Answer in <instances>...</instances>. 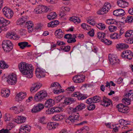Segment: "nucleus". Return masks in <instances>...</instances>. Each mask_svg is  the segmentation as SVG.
<instances>
[{
	"instance_id": "1",
	"label": "nucleus",
	"mask_w": 133,
	"mask_h": 133,
	"mask_svg": "<svg viewBox=\"0 0 133 133\" xmlns=\"http://www.w3.org/2000/svg\"><path fill=\"white\" fill-rule=\"evenodd\" d=\"M18 67L22 74L25 75L27 77L31 78L33 76V68L31 65L21 62L18 65Z\"/></svg>"
},
{
	"instance_id": "2",
	"label": "nucleus",
	"mask_w": 133,
	"mask_h": 133,
	"mask_svg": "<svg viewBox=\"0 0 133 133\" xmlns=\"http://www.w3.org/2000/svg\"><path fill=\"white\" fill-rule=\"evenodd\" d=\"M46 91L44 90L40 91L35 95L34 100L36 101H39L44 99L47 96Z\"/></svg>"
},
{
	"instance_id": "3",
	"label": "nucleus",
	"mask_w": 133,
	"mask_h": 133,
	"mask_svg": "<svg viewBox=\"0 0 133 133\" xmlns=\"http://www.w3.org/2000/svg\"><path fill=\"white\" fill-rule=\"evenodd\" d=\"M2 46L4 51L7 52L11 51L13 48L12 43L10 41L8 40H4L3 42Z\"/></svg>"
},
{
	"instance_id": "4",
	"label": "nucleus",
	"mask_w": 133,
	"mask_h": 133,
	"mask_svg": "<svg viewBox=\"0 0 133 133\" xmlns=\"http://www.w3.org/2000/svg\"><path fill=\"white\" fill-rule=\"evenodd\" d=\"M70 10V9L68 7H62L60 10V13L59 14V19L62 20H65V18L64 16L66 15L65 12H69Z\"/></svg>"
},
{
	"instance_id": "5",
	"label": "nucleus",
	"mask_w": 133,
	"mask_h": 133,
	"mask_svg": "<svg viewBox=\"0 0 133 133\" xmlns=\"http://www.w3.org/2000/svg\"><path fill=\"white\" fill-rule=\"evenodd\" d=\"M2 11L3 15L8 18H11L13 15V11L7 7H4Z\"/></svg>"
},
{
	"instance_id": "6",
	"label": "nucleus",
	"mask_w": 133,
	"mask_h": 133,
	"mask_svg": "<svg viewBox=\"0 0 133 133\" xmlns=\"http://www.w3.org/2000/svg\"><path fill=\"white\" fill-rule=\"evenodd\" d=\"M121 56L125 59L130 60L133 57V53L129 50L124 51L122 52Z\"/></svg>"
},
{
	"instance_id": "7",
	"label": "nucleus",
	"mask_w": 133,
	"mask_h": 133,
	"mask_svg": "<svg viewBox=\"0 0 133 133\" xmlns=\"http://www.w3.org/2000/svg\"><path fill=\"white\" fill-rule=\"evenodd\" d=\"M7 82L9 84L11 85L15 84L17 82V78L16 75L12 73L11 75H9Z\"/></svg>"
},
{
	"instance_id": "8",
	"label": "nucleus",
	"mask_w": 133,
	"mask_h": 133,
	"mask_svg": "<svg viewBox=\"0 0 133 133\" xmlns=\"http://www.w3.org/2000/svg\"><path fill=\"white\" fill-rule=\"evenodd\" d=\"M101 100V97L98 96H95L89 98L86 101V103L88 104L92 103H95L98 102Z\"/></svg>"
},
{
	"instance_id": "9",
	"label": "nucleus",
	"mask_w": 133,
	"mask_h": 133,
	"mask_svg": "<svg viewBox=\"0 0 133 133\" xmlns=\"http://www.w3.org/2000/svg\"><path fill=\"white\" fill-rule=\"evenodd\" d=\"M45 72V71L44 70L40 67L37 68L35 71L36 77L39 78L44 77L45 76L44 74Z\"/></svg>"
},
{
	"instance_id": "10",
	"label": "nucleus",
	"mask_w": 133,
	"mask_h": 133,
	"mask_svg": "<svg viewBox=\"0 0 133 133\" xmlns=\"http://www.w3.org/2000/svg\"><path fill=\"white\" fill-rule=\"evenodd\" d=\"M73 80L74 82L80 83L83 82L85 79V76L82 75H78L73 77Z\"/></svg>"
},
{
	"instance_id": "11",
	"label": "nucleus",
	"mask_w": 133,
	"mask_h": 133,
	"mask_svg": "<svg viewBox=\"0 0 133 133\" xmlns=\"http://www.w3.org/2000/svg\"><path fill=\"white\" fill-rule=\"evenodd\" d=\"M65 43L63 41H59V50H63L65 52H68L70 49V46H64Z\"/></svg>"
},
{
	"instance_id": "12",
	"label": "nucleus",
	"mask_w": 133,
	"mask_h": 133,
	"mask_svg": "<svg viewBox=\"0 0 133 133\" xmlns=\"http://www.w3.org/2000/svg\"><path fill=\"white\" fill-rule=\"evenodd\" d=\"M118 111L122 113H127L128 112L129 108L122 103H120L117 106Z\"/></svg>"
},
{
	"instance_id": "13",
	"label": "nucleus",
	"mask_w": 133,
	"mask_h": 133,
	"mask_svg": "<svg viewBox=\"0 0 133 133\" xmlns=\"http://www.w3.org/2000/svg\"><path fill=\"white\" fill-rule=\"evenodd\" d=\"M44 107V104L41 103L38 104L36 106H34L31 110L32 113H35L40 111Z\"/></svg>"
},
{
	"instance_id": "14",
	"label": "nucleus",
	"mask_w": 133,
	"mask_h": 133,
	"mask_svg": "<svg viewBox=\"0 0 133 133\" xmlns=\"http://www.w3.org/2000/svg\"><path fill=\"white\" fill-rule=\"evenodd\" d=\"M108 58L110 63L112 65L118 63V61L119 60L117 59L116 56L114 55L109 54Z\"/></svg>"
},
{
	"instance_id": "15",
	"label": "nucleus",
	"mask_w": 133,
	"mask_h": 133,
	"mask_svg": "<svg viewBox=\"0 0 133 133\" xmlns=\"http://www.w3.org/2000/svg\"><path fill=\"white\" fill-rule=\"evenodd\" d=\"M64 38L67 39V42L69 43L75 42L76 40L75 38L72 37V36L71 34H65L64 36Z\"/></svg>"
},
{
	"instance_id": "16",
	"label": "nucleus",
	"mask_w": 133,
	"mask_h": 133,
	"mask_svg": "<svg viewBox=\"0 0 133 133\" xmlns=\"http://www.w3.org/2000/svg\"><path fill=\"white\" fill-rule=\"evenodd\" d=\"M42 85L40 83H36L33 84L30 90L32 93L36 92L42 86Z\"/></svg>"
},
{
	"instance_id": "17",
	"label": "nucleus",
	"mask_w": 133,
	"mask_h": 133,
	"mask_svg": "<svg viewBox=\"0 0 133 133\" xmlns=\"http://www.w3.org/2000/svg\"><path fill=\"white\" fill-rule=\"evenodd\" d=\"M113 13L114 15L117 16H122L125 15V12L122 9H118L115 10Z\"/></svg>"
},
{
	"instance_id": "18",
	"label": "nucleus",
	"mask_w": 133,
	"mask_h": 133,
	"mask_svg": "<svg viewBox=\"0 0 133 133\" xmlns=\"http://www.w3.org/2000/svg\"><path fill=\"white\" fill-rule=\"evenodd\" d=\"M79 116L78 114L75 115L70 116L67 119L66 122H69V121H70L72 123L76 122L78 120Z\"/></svg>"
},
{
	"instance_id": "19",
	"label": "nucleus",
	"mask_w": 133,
	"mask_h": 133,
	"mask_svg": "<svg viewBox=\"0 0 133 133\" xmlns=\"http://www.w3.org/2000/svg\"><path fill=\"white\" fill-rule=\"evenodd\" d=\"M10 23V22L7 20L3 17L0 18V28L5 27L8 25Z\"/></svg>"
},
{
	"instance_id": "20",
	"label": "nucleus",
	"mask_w": 133,
	"mask_h": 133,
	"mask_svg": "<svg viewBox=\"0 0 133 133\" xmlns=\"http://www.w3.org/2000/svg\"><path fill=\"white\" fill-rule=\"evenodd\" d=\"M59 101L63 99H64L63 103L66 104H70V102L73 100L72 99L69 98H65L63 96H59Z\"/></svg>"
},
{
	"instance_id": "21",
	"label": "nucleus",
	"mask_w": 133,
	"mask_h": 133,
	"mask_svg": "<svg viewBox=\"0 0 133 133\" xmlns=\"http://www.w3.org/2000/svg\"><path fill=\"white\" fill-rule=\"evenodd\" d=\"M20 129L24 133H28L30 130L31 127L28 125H23L21 126Z\"/></svg>"
},
{
	"instance_id": "22",
	"label": "nucleus",
	"mask_w": 133,
	"mask_h": 133,
	"mask_svg": "<svg viewBox=\"0 0 133 133\" xmlns=\"http://www.w3.org/2000/svg\"><path fill=\"white\" fill-rule=\"evenodd\" d=\"M111 101L105 97L104 96L103 98V102H102L101 105L104 107H107L110 105L111 104Z\"/></svg>"
},
{
	"instance_id": "23",
	"label": "nucleus",
	"mask_w": 133,
	"mask_h": 133,
	"mask_svg": "<svg viewBox=\"0 0 133 133\" xmlns=\"http://www.w3.org/2000/svg\"><path fill=\"white\" fill-rule=\"evenodd\" d=\"M58 125V123L56 122H51L47 124V128L49 130L55 129Z\"/></svg>"
},
{
	"instance_id": "24",
	"label": "nucleus",
	"mask_w": 133,
	"mask_h": 133,
	"mask_svg": "<svg viewBox=\"0 0 133 133\" xmlns=\"http://www.w3.org/2000/svg\"><path fill=\"white\" fill-rule=\"evenodd\" d=\"M25 27H26L29 33H31L33 31V24L31 21H29L25 22Z\"/></svg>"
},
{
	"instance_id": "25",
	"label": "nucleus",
	"mask_w": 133,
	"mask_h": 133,
	"mask_svg": "<svg viewBox=\"0 0 133 133\" xmlns=\"http://www.w3.org/2000/svg\"><path fill=\"white\" fill-rule=\"evenodd\" d=\"M55 104L54 100L51 99H49L45 102L44 106L46 108H49L52 107Z\"/></svg>"
},
{
	"instance_id": "26",
	"label": "nucleus",
	"mask_w": 133,
	"mask_h": 133,
	"mask_svg": "<svg viewBox=\"0 0 133 133\" xmlns=\"http://www.w3.org/2000/svg\"><path fill=\"white\" fill-rule=\"evenodd\" d=\"M18 45L22 49H24L25 48H29L31 45L29 44L28 43L26 42H23L18 43Z\"/></svg>"
},
{
	"instance_id": "27",
	"label": "nucleus",
	"mask_w": 133,
	"mask_h": 133,
	"mask_svg": "<svg viewBox=\"0 0 133 133\" xmlns=\"http://www.w3.org/2000/svg\"><path fill=\"white\" fill-rule=\"evenodd\" d=\"M26 95L25 93L22 92H19L17 94L16 96V100L18 102H19V101L22 100L25 98Z\"/></svg>"
},
{
	"instance_id": "28",
	"label": "nucleus",
	"mask_w": 133,
	"mask_h": 133,
	"mask_svg": "<svg viewBox=\"0 0 133 133\" xmlns=\"http://www.w3.org/2000/svg\"><path fill=\"white\" fill-rule=\"evenodd\" d=\"M117 3L118 5L122 8H124L128 6L129 3L125 1H118Z\"/></svg>"
},
{
	"instance_id": "29",
	"label": "nucleus",
	"mask_w": 133,
	"mask_h": 133,
	"mask_svg": "<svg viewBox=\"0 0 133 133\" xmlns=\"http://www.w3.org/2000/svg\"><path fill=\"white\" fill-rule=\"evenodd\" d=\"M26 118L22 116H18L17 118L16 119V122L18 124L23 123L26 121Z\"/></svg>"
},
{
	"instance_id": "30",
	"label": "nucleus",
	"mask_w": 133,
	"mask_h": 133,
	"mask_svg": "<svg viewBox=\"0 0 133 133\" xmlns=\"http://www.w3.org/2000/svg\"><path fill=\"white\" fill-rule=\"evenodd\" d=\"M57 15L55 12H51L47 15V17L48 19L51 20L54 19L57 17Z\"/></svg>"
},
{
	"instance_id": "31",
	"label": "nucleus",
	"mask_w": 133,
	"mask_h": 133,
	"mask_svg": "<svg viewBox=\"0 0 133 133\" xmlns=\"http://www.w3.org/2000/svg\"><path fill=\"white\" fill-rule=\"evenodd\" d=\"M28 18V16H25L19 19L17 21V24L23 25V24L25 23Z\"/></svg>"
},
{
	"instance_id": "32",
	"label": "nucleus",
	"mask_w": 133,
	"mask_h": 133,
	"mask_svg": "<svg viewBox=\"0 0 133 133\" xmlns=\"http://www.w3.org/2000/svg\"><path fill=\"white\" fill-rule=\"evenodd\" d=\"M69 19L71 21L74 22L76 24H78L81 22L80 19L77 16H73L72 17H70Z\"/></svg>"
},
{
	"instance_id": "33",
	"label": "nucleus",
	"mask_w": 133,
	"mask_h": 133,
	"mask_svg": "<svg viewBox=\"0 0 133 133\" xmlns=\"http://www.w3.org/2000/svg\"><path fill=\"white\" fill-rule=\"evenodd\" d=\"M10 91L7 89H4L2 90L1 91L2 96L5 97H7L9 96Z\"/></svg>"
},
{
	"instance_id": "34",
	"label": "nucleus",
	"mask_w": 133,
	"mask_h": 133,
	"mask_svg": "<svg viewBox=\"0 0 133 133\" xmlns=\"http://www.w3.org/2000/svg\"><path fill=\"white\" fill-rule=\"evenodd\" d=\"M17 35L15 34L8 33L6 35V37L8 38L13 39H16L17 38Z\"/></svg>"
},
{
	"instance_id": "35",
	"label": "nucleus",
	"mask_w": 133,
	"mask_h": 133,
	"mask_svg": "<svg viewBox=\"0 0 133 133\" xmlns=\"http://www.w3.org/2000/svg\"><path fill=\"white\" fill-rule=\"evenodd\" d=\"M128 45L126 43H120L117 45V48L126 49L128 48Z\"/></svg>"
},
{
	"instance_id": "36",
	"label": "nucleus",
	"mask_w": 133,
	"mask_h": 133,
	"mask_svg": "<svg viewBox=\"0 0 133 133\" xmlns=\"http://www.w3.org/2000/svg\"><path fill=\"white\" fill-rule=\"evenodd\" d=\"M125 96L131 100L133 101V90H129L128 93L126 94Z\"/></svg>"
},
{
	"instance_id": "37",
	"label": "nucleus",
	"mask_w": 133,
	"mask_h": 133,
	"mask_svg": "<svg viewBox=\"0 0 133 133\" xmlns=\"http://www.w3.org/2000/svg\"><path fill=\"white\" fill-rule=\"evenodd\" d=\"M125 36L126 37H130L133 38V30H129L127 31L125 33Z\"/></svg>"
},
{
	"instance_id": "38",
	"label": "nucleus",
	"mask_w": 133,
	"mask_h": 133,
	"mask_svg": "<svg viewBox=\"0 0 133 133\" xmlns=\"http://www.w3.org/2000/svg\"><path fill=\"white\" fill-rule=\"evenodd\" d=\"M8 67V65L3 61H0V67L2 69L6 68Z\"/></svg>"
},
{
	"instance_id": "39",
	"label": "nucleus",
	"mask_w": 133,
	"mask_h": 133,
	"mask_svg": "<svg viewBox=\"0 0 133 133\" xmlns=\"http://www.w3.org/2000/svg\"><path fill=\"white\" fill-rule=\"evenodd\" d=\"M97 37L101 41L105 37V34L103 32H98L97 33Z\"/></svg>"
},
{
	"instance_id": "40",
	"label": "nucleus",
	"mask_w": 133,
	"mask_h": 133,
	"mask_svg": "<svg viewBox=\"0 0 133 133\" xmlns=\"http://www.w3.org/2000/svg\"><path fill=\"white\" fill-rule=\"evenodd\" d=\"M41 5H39L35 8L34 10V12L36 14H40L42 13L41 9Z\"/></svg>"
},
{
	"instance_id": "41",
	"label": "nucleus",
	"mask_w": 133,
	"mask_h": 133,
	"mask_svg": "<svg viewBox=\"0 0 133 133\" xmlns=\"http://www.w3.org/2000/svg\"><path fill=\"white\" fill-rule=\"evenodd\" d=\"M41 9L42 13L46 12L49 10V9L46 6L42 5H41Z\"/></svg>"
},
{
	"instance_id": "42",
	"label": "nucleus",
	"mask_w": 133,
	"mask_h": 133,
	"mask_svg": "<svg viewBox=\"0 0 133 133\" xmlns=\"http://www.w3.org/2000/svg\"><path fill=\"white\" fill-rule=\"evenodd\" d=\"M111 38L112 39H119L120 38L118 34L116 33H115L111 35L110 36Z\"/></svg>"
},
{
	"instance_id": "43",
	"label": "nucleus",
	"mask_w": 133,
	"mask_h": 133,
	"mask_svg": "<svg viewBox=\"0 0 133 133\" xmlns=\"http://www.w3.org/2000/svg\"><path fill=\"white\" fill-rule=\"evenodd\" d=\"M87 106V109L89 111H92L94 110L95 108V106L94 104H89Z\"/></svg>"
},
{
	"instance_id": "44",
	"label": "nucleus",
	"mask_w": 133,
	"mask_h": 133,
	"mask_svg": "<svg viewBox=\"0 0 133 133\" xmlns=\"http://www.w3.org/2000/svg\"><path fill=\"white\" fill-rule=\"evenodd\" d=\"M104 8L105 7V8H107V10H105V11H109L111 7V4L108 2H105L104 4Z\"/></svg>"
},
{
	"instance_id": "45",
	"label": "nucleus",
	"mask_w": 133,
	"mask_h": 133,
	"mask_svg": "<svg viewBox=\"0 0 133 133\" xmlns=\"http://www.w3.org/2000/svg\"><path fill=\"white\" fill-rule=\"evenodd\" d=\"M50 88L52 89H58V83L55 82L52 83L51 85Z\"/></svg>"
},
{
	"instance_id": "46",
	"label": "nucleus",
	"mask_w": 133,
	"mask_h": 133,
	"mask_svg": "<svg viewBox=\"0 0 133 133\" xmlns=\"http://www.w3.org/2000/svg\"><path fill=\"white\" fill-rule=\"evenodd\" d=\"M96 26L98 28L102 30H104L105 28V24L101 23H99Z\"/></svg>"
},
{
	"instance_id": "47",
	"label": "nucleus",
	"mask_w": 133,
	"mask_h": 133,
	"mask_svg": "<svg viewBox=\"0 0 133 133\" xmlns=\"http://www.w3.org/2000/svg\"><path fill=\"white\" fill-rule=\"evenodd\" d=\"M131 100L130 99L126 97L125 98L122 99V102L128 105L130 104Z\"/></svg>"
},
{
	"instance_id": "48",
	"label": "nucleus",
	"mask_w": 133,
	"mask_h": 133,
	"mask_svg": "<svg viewBox=\"0 0 133 133\" xmlns=\"http://www.w3.org/2000/svg\"><path fill=\"white\" fill-rule=\"evenodd\" d=\"M79 111L85 108V105L84 104L81 103L79 104L77 106Z\"/></svg>"
},
{
	"instance_id": "49",
	"label": "nucleus",
	"mask_w": 133,
	"mask_h": 133,
	"mask_svg": "<svg viewBox=\"0 0 133 133\" xmlns=\"http://www.w3.org/2000/svg\"><path fill=\"white\" fill-rule=\"evenodd\" d=\"M10 109L13 110L15 114H18L19 113V109H18L17 107L16 106L12 107L10 108Z\"/></svg>"
},
{
	"instance_id": "50",
	"label": "nucleus",
	"mask_w": 133,
	"mask_h": 133,
	"mask_svg": "<svg viewBox=\"0 0 133 133\" xmlns=\"http://www.w3.org/2000/svg\"><path fill=\"white\" fill-rule=\"evenodd\" d=\"M117 29V27L115 26L111 25L109 26V30L111 32L115 31Z\"/></svg>"
},
{
	"instance_id": "51",
	"label": "nucleus",
	"mask_w": 133,
	"mask_h": 133,
	"mask_svg": "<svg viewBox=\"0 0 133 133\" xmlns=\"http://www.w3.org/2000/svg\"><path fill=\"white\" fill-rule=\"evenodd\" d=\"M11 116L9 114H6L4 117L5 121H9L10 119Z\"/></svg>"
},
{
	"instance_id": "52",
	"label": "nucleus",
	"mask_w": 133,
	"mask_h": 133,
	"mask_svg": "<svg viewBox=\"0 0 133 133\" xmlns=\"http://www.w3.org/2000/svg\"><path fill=\"white\" fill-rule=\"evenodd\" d=\"M101 41L108 45H110L111 43V41L108 40V39L105 38H104L103 40H102V41Z\"/></svg>"
},
{
	"instance_id": "53",
	"label": "nucleus",
	"mask_w": 133,
	"mask_h": 133,
	"mask_svg": "<svg viewBox=\"0 0 133 133\" xmlns=\"http://www.w3.org/2000/svg\"><path fill=\"white\" fill-rule=\"evenodd\" d=\"M14 125L12 123H9L7 125V129H8L9 130H10L14 127Z\"/></svg>"
},
{
	"instance_id": "54",
	"label": "nucleus",
	"mask_w": 133,
	"mask_h": 133,
	"mask_svg": "<svg viewBox=\"0 0 133 133\" xmlns=\"http://www.w3.org/2000/svg\"><path fill=\"white\" fill-rule=\"evenodd\" d=\"M115 22V20L112 19H107L106 21V23L108 24H114Z\"/></svg>"
},
{
	"instance_id": "55",
	"label": "nucleus",
	"mask_w": 133,
	"mask_h": 133,
	"mask_svg": "<svg viewBox=\"0 0 133 133\" xmlns=\"http://www.w3.org/2000/svg\"><path fill=\"white\" fill-rule=\"evenodd\" d=\"M55 23H54L53 21H52L48 24V27H54L56 26Z\"/></svg>"
},
{
	"instance_id": "56",
	"label": "nucleus",
	"mask_w": 133,
	"mask_h": 133,
	"mask_svg": "<svg viewBox=\"0 0 133 133\" xmlns=\"http://www.w3.org/2000/svg\"><path fill=\"white\" fill-rule=\"evenodd\" d=\"M0 133H10V132L8 129H3L0 130Z\"/></svg>"
},
{
	"instance_id": "57",
	"label": "nucleus",
	"mask_w": 133,
	"mask_h": 133,
	"mask_svg": "<svg viewBox=\"0 0 133 133\" xmlns=\"http://www.w3.org/2000/svg\"><path fill=\"white\" fill-rule=\"evenodd\" d=\"M45 121V117L44 116L40 118L39 119V122L43 124H46Z\"/></svg>"
},
{
	"instance_id": "58",
	"label": "nucleus",
	"mask_w": 133,
	"mask_h": 133,
	"mask_svg": "<svg viewBox=\"0 0 133 133\" xmlns=\"http://www.w3.org/2000/svg\"><path fill=\"white\" fill-rule=\"evenodd\" d=\"M133 20V17L132 16H128L127 17L126 21L128 22H131Z\"/></svg>"
},
{
	"instance_id": "59",
	"label": "nucleus",
	"mask_w": 133,
	"mask_h": 133,
	"mask_svg": "<svg viewBox=\"0 0 133 133\" xmlns=\"http://www.w3.org/2000/svg\"><path fill=\"white\" fill-rule=\"evenodd\" d=\"M77 106L75 108H74L72 107L70 108V110L73 112H75L77 111H79Z\"/></svg>"
},
{
	"instance_id": "60",
	"label": "nucleus",
	"mask_w": 133,
	"mask_h": 133,
	"mask_svg": "<svg viewBox=\"0 0 133 133\" xmlns=\"http://www.w3.org/2000/svg\"><path fill=\"white\" fill-rule=\"evenodd\" d=\"M89 130V128L88 127L85 126H84L82 128L80 129V130L81 131H88Z\"/></svg>"
},
{
	"instance_id": "61",
	"label": "nucleus",
	"mask_w": 133,
	"mask_h": 133,
	"mask_svg": "<svg viewBox=\"0 0 133 133\" xmlns=\"http://www.w3.org/2000/svg\"><path fill=\"white\" fill-rule=\"evenodd\" d=\"M80 93L79 92H74L73 94L72 95V96L75 97H77L78 99L79 96H80Z\"/></svg>"
},
{
	"instance_id": "62",
	"label": "nucleus",
	"mask_w": 133,
	"mask_h": 133,
	"mask_svg": "<svg viewBox=\"0 0 133 133\" xmlns=\"http://www.w3.org/2000/svg\"><path fill=\"white\" fill-rule=\"evenodd\" d=\"M88 34L91 37H93L94 35V30L93 29H92L88 33Z\"/></svg>"
},
{
	"instance_id": "63",
	"label": "nucleus",
	"mask_w": 133,
	"mask_h": 133,
	"mask_svg": "<svg viewBox=\"0 0 133 133\" xmlns=\"http://www.w3.org/2000/svg\"><path fill=\"white\" fill-rule=\"evenodd\" d=\"M20 33L22 36L25 35L26 34V30L24 29H21L20 30Z\"/></svg>"
},
{
	"instance_id": "64",
	"label": "nucleus",
	"mask_w": 133,
	"mask_h": 133,
	"mask_svg": "<svg viewBox=\"0 0 133 133\" xmlns=\"http://www.w3.org/2000/svg\"><path fill=\"white\" fill-rule=\"evenodd\" d=\"M53 109H53V108L52 107V108H51L50 109V110H47L46 111L47 112H48L47 114H54V113L53 111H54Z\"/></svg>"
}]
</instances>
